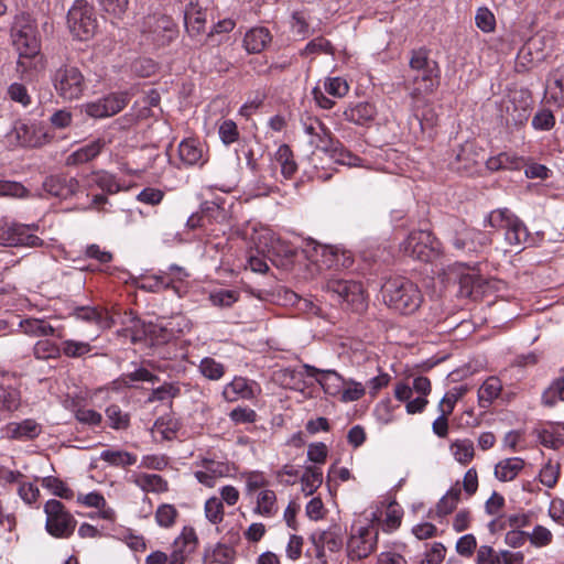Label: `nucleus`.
I'll use <instances>...</instances> for the list:
<instances>
[{
    "label": "nucleus",
    "instance_id": "5",
    "mask_svg": "<svg viewBox=\"0 0 564 564\" xmlns=\"http://www.w3.org/2000/svg\"><path fill=\"white\" fill-rule=\"evenodd\" d=\"M67 26L77 40L91 39L98 29L94 7L85 0L75 1L67 13Z\"/></svg>",
    "mask_w": 564,
    "mask_h": 564
},
{
    "label": "nucleus",
    "instance_id": "29",
    "mask_svg": "<svg viewBox=\"0 0 564 564\" xmlns=\"http://www.w3.org/2000/svg\"><path fill=\"white\" fill-rule=\"evenodd\" d=\"M73 315L80 321L93 323L99 329L111 327V318L107 312L90 306H79L73 312Z\"/></svg>",
    "mask_w": 564,
    "mask_h": 564
},
{
    "label": "nucleus",
    "instance_id": "13",
    "mask_svg": "<svg viewBox=\"0 0 564 564\" xmlns=\"http://www.w3.org/2000/svg\"><path fill=\"white\" fill-rule=\"evenodd\" d=\"M143 33L155 45L164 46L176 37L177 30L171 18L153 15L145 20Z\"/></svg>",
    "mask_w": 564,
    "mask_h": 564
},
{
    "label": "nucleus",
    "instance_id": "31",
    "mask_svg": "<svg viewBox=\"0 0 564 564\" xmlns=\"http://www.w3.org/2000/svg\"><path fill=\"white\" fill-rule=\"evenodd\" d=\"M264 240V247L262 252H268L271 256H282L285 258H292L294 250L292 247L279 238L275 234L267 230L260 236V240Z\"/></svg>",
    "mask_w": 564,
    "mask_h": 564
},
{
    "label": "nucleus",
    "instance_id": "18",
    "mask_svg": "<svg viewBox=\"0 0 564 564\" xmlns=\"http://www.w3.org/2000/svg\"><path fill=\"white\" fill-rule=\"evenodd\" d=\"M83 187L93 189L95 187L104 193L112 195L121 191V184L116 175L106 170H94L82 176Z\"/></svg>",
    "mask_w": 564,
    "mask_h": 564
},
{
    "label": "nucleus",
    "instance_id": "2",
    "mask_svg": "<svg viewBox=\"0 0 564 564\" xmlns=\"http://www.w3.org/2000/svg\"><path fill=\"white\" fill-rule=\"evenodd\" d=\"M400 251L422 262H433L442 254L441 242L427 230L411 231L400 243Z\"/></svg>",
    "mask_w": 564,
    "mask_h": 564
},
{
    "label": "nucleus",
    "instance_id": "12",
    "mask_svg": "<svg viewBox=\"0 0 564 564\" xmlns=\"http://www.w3.org/2000/svg\"><path fill=\"white\" fill-rule=\"evenodd\" d=\"M489 242L490 239L488 235L464 225L455 230L452 238L453 247L463 254L478 253L488 246Z\"/></svg>",
    "mask_w": 564,
    "mask_h": 564
},
{
    "label": "nucleus",
    "instance_id": "24",
    "mask_svg": "<svg viewBox=\"0 0 564 564\" xmlns=\"http://www.w3.org/2000/svg\"><path fill=\"white\" fill-rule=\"evenodd\" d=\"M303 372L307 377L314 378L326 393L335 394L340 381L339 375L334 370H321L311 365L302 366Z\"/></svg>",
    "mask_w": 564,
    "mask_h": 564
},
{
    "label": "nucleus",
    "instance_id": "59",
    "mask_svg": "<svg viewBox=\"0 0 564 564\" xmlns=\"http://www.w3.org/2000/svg\"><path fill=\"white\" fill-rule=\"evenodd\" d=\"M338 141L334 140L332 132L325 127V124L323 126V131L317 132V134H314L310 140V144L312 147L326 153L335 149L334 145Z\"/></svg>",
    "mask_w": 564,
    "mask_h": 564
},
{
    "label": "nucleus",
    "instance_id": "33",
    "mask_svg": "<svg viewBox=\"0 0 564 564\" xmlns=\"http://www.w3.org/2000/svg\"><path fill=\"white\" fill-rule=\"evenodd\" d=\"M502 384L499 378L489 377L478 389V404L482 409L489 408L500 395Z\"/></svg>",
    "mask_w": 564,
    "mask_h": 564
},
{
    "label": "nucleus",
    "instance_id": "40",
    "mask_svg": "<svg viewBox=\"0 0 564 564\" xmlns=\"http://www.w3.org/2000/svg\"><path fill=\"white\" fill-rule=\"evenodd\" d=\"M275 161L281 167V173L285 178H291L297 171V164L294 161L293 152L288 144H281L275 152Z\"/></svg>",
    "mask_w": 564,
    "mask_h": 564
},
{
    "label": "nucleus",
    "instance_id": "43",
    "mask_svg": "<svg viewBox=\"0 0 564 564\" xmlns=\"http://www.w3.org/2000/svg\"><path fill=\"white\" fill-rule=\"evenodd\" d=\"M322 481L323 473L321 468L316 466H308L305 468L301 477L302 491L305 496H311L322 485Z\"/></svg>",
    "mask_w": 564,
    "mask_h": 564
},
{
    "label": "nucleus",
    "instance_id": "3",
    "mask_svg": "<svg viewBox=\"0 0 564 564\" xmlns=\"http://www.w3.org/2000/svg\"><path fill=\"white\" fill-rule=\"evenodd\" d=\"M52 84L63 100L73 101L82 98L87 89V82L82 70L72 65H62L52 75Z\"/></svg>",
    "mask_w": 564,
    "mask_h": 564
},
{
    "label": "nucleus",
    "instance_id": "32",
    "mask_svg": "<svg viewBox=\"0 0 564 564\" xmlns=\"http://www.w3.org/2000/svg\"><path fill=\"white\" fill-rule=\"evenodd\" d=\"M376 115V107L370 102H359L344 111L345 119L356 124H366L372 121Z\"/></svg>",
    "mask_w": 564,
    "mask_h": 564
},
{
    "label": "nucleus",
    "instance_id": "22",
    "mask_svg": "<svg viewBox=\"0 0 564 564\" xmlns=\"http://www.w3.org/2000/svg\"><path fill=\"white\" fill-rule=\"evenodd\" d=\"M41 431V425L32 419L8 423L3 429L4 435L12 440H33L40 435Z\"/></svg>",
    "mask_w": 564,
    "mask_h": 564
},
{
    "label": "nucleus",
    "instance_id": "1",
    "mask_svg": "<svg viewBox=\"0 0 564 564\" xmlns=\"http://www.w3.org/2000/svg\"><path fill=\"white\" fill-rule=\"evenodd\" d=\"M381 291L384 303L401 314L414 313L423 300L417 285L402 276L388 279Z\"/></svg>",
    "mask_w": 564,
    "mask_h": 564
},
{
    "label": "nucleus",
    "instance_id": "45",
    "mask_svg": "<svg viewBox=\"0 0 564 564\" xmlns=\"http://www.w3.org/2000/svg\"><path fill=\"white\" fill-rule=\"evenodd\" d=\"M202 209L205 216L206 225L225 224L228 221V212L224 206L220 205V203L216 200L205 202L202 205Z\"/></svg>",
    "mask_w": 564,
    "mask_h": 564
},
{
    "label": "nucleus",
    "instance_id": "7",
    "mask_svg": "<svg viewBox=\"0 0 564 564\" xmlns=\"http://www.w3.org/2000/svg\"><path fill=\"white\" fill-rule=\"evenodd\" d=\"M12 41L19 53L18 65L26 69V62L36 57L41 51L35 25L26 19L18 20L12 29Z\"/></svg>",
    "mask_w": 564,
    "mask_h": 564
},
{
    "label": "nucleus",
    "instance_id": "26",
    "mask_svg": "<svg viewBox=\"0 0 564 564\" xmlns=\"http://www.w3.org/2000/svg\"><path fill=\"white\" fill-rule=\"evenodd\" d=\"M525 466L521 457H509L499 460L495 466V477L503 482L512 481Z\"/></svg>",
    "mask_w": 564,
    "mask_h": 564
},
{
    "label": "nucleus",
    "instance_id": "57",
    "mask_svg": "<svg viewBox=\"0 0 564 564\" xmlns=\"http://www.w3.org/2000/svg\"><path fill=\"white\" fill-rule=\"evenodd\" d=\"M218 135L225 145H230L239 139V130L236 122L226 119L218 124Z\"/></svg>",
    "mask_w": 564,
    "mask_h": 564
},
{
    "label": "nucleus",
    "instance_id": "60",
    "mask_svg": "<svg viewBox=\"0 0 564 564\" xmlns=\"http://www.w3.org/2000/svg\"><path fill=\"white\" fill-rule=\"evenodd\" d=\"M335 149L330 150L328 153L330 154V158L343 165L348 166H358L360 159L356 155H354L351 152L347 151L341 147L339 142H337L334 145Z\"/></svg>",
    "mask_w": 564,
    "mask_h": 564
},
{
    "label": "nucleus",
    "instance_id": "16",
    "mask_svg": "<svg viewBox=\"0 0 564 564\" xmlns=\"http://www.w3.org/2000/svg\"><path fill=\"white\" fill-rule=\"evenodd\" d=\"M126 94H111L107 97L88 102L85 106V112L93 118H106L120 112L127 106Z\"/></svg>",
    "mask_w": 564,
    "mask_h": 564
},
{
    "label": "nucleus",
    "instance_id": "62",
    "mask_svg": "<svg viewBox=\"0 0 564 564\" xmlns=\"http://www.w3.org/2000/svg\"><path fill=\"white\" fill-rule=\"evenodd\" d=\"M291 28L294 34L306 37L311 33L307 15L304 11H295L292 14Z\"/></svg>",
    "mask_w": 564,
    "mask_h": 564
},
{
    "label": "nucleus",
    "instance_id": "56",
    "mask_svg": "<svg viewBox=\"0 0 564 564\" xmlns=\"http://www.w3.org/2000/svg\"><path fill=\"white\" fill-rule=\"evenodd\" d=\"M238 299L239 293L235 290L220 289L209 294V301L218 307H230Z\"/></svg>",
    "mask_w": 564,
    "mask_h": 564
},
{
    "label": "nucleus",
    "instance_id": "44",
    "mask_svg": "<svg viewBox=\"0 0 564 564\" xmlns=\"http://www.w3.org/2000/svg\"><path fill=\"white\" fill-rule=\"evenodd\" d=\"M100 459L116 467H126L137 463V455L126 451L106 449L100 453Z\"/></svg>",
    "mask_w": 564,
    "mask_h": 564
},
{
    "label": "nucleus",
    "instance_id": "10",
    "mask_svg": "<svg viewBox=\"0 0 564 564\" xmlns=\"http://www.w3.org/2000/svg\"><path fill=\"white\" fill-rule=\"evenodd\" d=\"M32 230H34V226L0 219V245L7 247H37L42 245V240Z\"/></svg>",
    "mask_w": 564,
    "mask_h": 564
},
{
    "label": "nucleus",
    "instance_id": "15",
    "mask_svg": "<svg viewBox=\"0 0 564 564\" xmlns=\"http://www.w3.org/2000/svg\"><path fill=\"white\" fill-rule=\"evenodd\" d=\"M200 469L194 473L197 481L206 487L213 488L217 479L226 477L230 473L229 464L209 457H202L195 463Z\"/></svg>",
    "mask_w": 564,
    "mask_h": 564
},
{
    "label": "nucleus",
    "instance_id": "50",
    "mask_svg": "<svg viewBox=\"0 0 564 564\" xmlns=\"http://www.w3.org/2000/svg\"><path fill=\"white\" fill-rule=\"evenodd\" d=\"M199 372L209 380H219L225 375V366L212 357H205L198 366Z\"/></svg>",
    "mask_w": 564,
    "mask_h": 564
},
{
    "label": "nucleus",
    "instance_id": "6",
    "mask_svg": "<svg viewBox=\"0 0 564 564\" xmlns=\"http://www.w3.org/2000/svg\"><path fill=\"white\" fill-rule=\"evenodd\" d=\"M44 513L45 530L50 535L56 539H68L73 535L77 521L59 500H47L44 505Z\"/></svg>",
    "mask_w": 564,
    "mask_h": 564
},
{
    "label": "nucleus",
    "instance_id": "14",
    "mask_svg": "<svg viewBox=\"0 0 564 564\" xmlns=\"http://www.w3.org/2000/svg\"><path fill=\"white\" fill-rule=\"evenodd\" d=\"M10 139H14L15 144L21 147L36 148L46 143L50 139L44 127L37 123H26L19 121L14 124Z\"/></svg>",
    "mask_w": 564,
    "mask_h": 564
},
{
    "label": "nucleus",
    "instance_id": "55",
    "mask_svg": "<svg viewBox=\"0 0 564 564\" xmlns=\"http://www.w3.org/2000/svg\"><path fill=\"white\" fill-rule=\"evenodd\" d=\"M532 127L538 131H550L555 126V117L550 109H539L531 121Z\"/></svg>",
    "mask_w": 564,
    "mask_h": 564
},
{
    "label": "nucleus",
    "instance_id": "42",
    "mask_svg": "<svg viewBox=\"0 0 564 564\" xmlns=\"http://www.w3.org/2000/svg\"><path fill=\"white\" fill-rule=\"evenodd\" d=\"M77 501L86 507L97 508L100 510V516L104 519H113L115 512L111 508L107 507V502L102 495L98 492H89L87 495H79Z\"/></svg>",
    "mask_w": 564,
    "mask_h": 564
},
{
    "label": "nucleus",
    "instance_id": "21",
    "mask_svg": "<svg viewBox=\"0 0 564 564\" xmlns=\"http://www.w3.org/2000/svg\"><path fill=\"white\" fill-rule=\"evenodd\" d=\"M545 98L547 104L564 107V66L552 70L546 78Z\"/></svg>",
    "mask_w": 564,
    "mask_h": 564
},
{
    "label": "nucleus",
    "instance_id": "30",
    "mask_svg": "<svg viewBox=\"0 0 564 564\" xmlns=\"http://www.w3.org/2000/svg\"><path fill=\"white\" fill-rule=\"evenodd\" d=\"M272 37L268 29L263 26L253 28L248 31L243 44L249 53H260L271 42Z\"/></svg>",
    "mask_w": 564,
    "mask_h": 564
},
{
    "label": "nucleus",
    "instance_id": "27",
    "mask_svg": "<svg viewBox=\"0 0 564 564\" xmlns=\"http://www.w3.org/2000/svg\"><path fill=\"white\" fill-rule=\"evenodd\" d=\"M178 155L187 165H203L207 161L203 147L195 139L182 141L178 145Z\"/></svg>",
    "mask_w": 564,
    "mask_h": 564
},
{
    "label": "nucleus",
    "instance_id": "51",
    "mask_svg": "<svg viewBox=\"0 0 564 564\" xmlns=\"http://www.w3.org/2000/svg\"><path fill=\"white\" fill-rule=\"evenodd\" d=\"M460 497V489L452 488L446 492L445 496L441 498V500L436 505V514L437 517H445L453 512L456 508Z\"/></svg>",
    "mask_w": 564,
    "mask_h": 564
},
{
    "label": "nucleus",
    "instance_id": "34",
    "mask_svg": "<svg viewBox=\"0 0 564 564\" xmlns=\"http://www.w3.org/2000/svg\"><path fill=\"white\" fill-rule=\"evenodd\" d=\"M184 22L192 36L198 35L205 30L206 13L197 4L189 3L184 12Z\"/></svg>",
    "mask_w": 564,
    "mask_h": 564
},
{
    "label": "nucleus",
    "instance_id": "41",
    "mask_svg": "<svg viewBox=\"0 0 564 564\" xmlns=\"http://www.w3.org/2000/svg\"><path fill=\"white\" fill-rule=\"evenodd\" d=\"M278 512L276 495L273 490L264 489L258 494L254 513L262 517H273Z\"/></svg>",
    "mask_w": 564,
    "mask_h": 564
},
{
    "label": "nucleus",
    "instance_id": "9",
    "mask_svg": "<svg viewBox=\"0 0 564 564\" xmlns=\"http://www.w3.org/2000/svg\"><path fill=\"white\" fill-rule=\"evenodd\" d=\"M378 543V529L375 525L354 528L347 541V555L359 561L375 552Z\"/></svg>",
    "mask_w": 564,
    "mask_h": 564
},
{
    "label": "nucleus",
    "instance_id": "63",
    "mask_svg": "<svg viewBox=\"0 0 564 564\" xmlns=\"http://www.w3.org/2000/svg\"><path fill=\"white\" fill-rule=\"evenodd\" d=\"M61 349L47 339L39 340L34 346V356L37 359L56 358Z\"/></svg>",
    "mask_w": 564,
    "mask_h": 564
},
{
    "label": "nucleus",
    "instance_id": "52",
    "mask_svg": "<svg viewBox=\"0 0 564 564\" xmlns=\"http://www.w3.org/2000/svg\"><path fill=\"white\" fill-rule=\"evenodd\" d=\"M206 519L213 524H219L225 517L224 505L218 497H210L204 506Z\"/></svg>",
    "mask_w": 564,
    "mask_h": 564
},
{
    "label": "nucleus",
    "instance_id": "49",
    "mask_svg": "<svg viewBox=\"0 0 564 564\" xmlns=\"http://www.w3.org/2000/svg\"><path fill=\"white\" fill-rule=\"evenodd\" d=\"M93 350L88 341L66 339L62 343L61 351L68 358H80Z\"/></svg>",
    "mask_w": 564,
    "mask_h": 564
},
{
    "label": "nucleus",
    "instance_id": "8",
    "mask_svg": "<svg viewBox=\"0 0 564 564\" xmlns=\"http://www.w3.org/2000/svg\"><path fill=\"white\" fill-rule=\"evenodd\" d=\"M487 221L492 228L505 229L506 241L512 247H520L529 238L525 225L507 208L492 210Z\"/></svg>",
    "mask_w": 564,
    "mask_h": 564
},
{
    "label": "nucleus",
    "instance_id": "46",
    "mask_svg": "<svg viewBox=\"0 0 564 564\" xmlns=\"http://www.w3.org/2000/svg\"><path fill=\"white\" fill-rule=\"evenodd\" d=\"M23 332L31 336L45 337L53 335L54 328L44 319L28 318L20 323Z\"/></svg>",
    "mask_w": 564,
    "mask_h": 564
},
{
    "label": "nucleus",
    "instance_id": "4",
    "mask_svg": "<svg viewBox=\"0 0 564 564\" xmlns=\"http://www.w3.org/2000/svg\"><path fill=\"white\" fill-rule=\"evenodd\" d=\"M432 387L429 378L417 376L413 378L412 386L405 382H399L394 388V397L401 402H405V409L409 414H416L424 411L427 405V395Z\"/></svg>",
    "mask_w": 564,
    "mask_h": 564
},
{
    "label": "nucleus",
    "instance_id": "64",
    "mask_svg": "<svg viewBox=\"0 0 564 564\" xmlns=\"http://www.w3.org/2000/svg\"><path fill=\"white\" fill-rule=\"evenodd\" d=\"M475 23L482 32H491L495 30V15L487 8H479L475 15Z\"/></svg>",
    "mask_w": 564,
    "mask_h": 564
},
{
    "label": "nucleus",
    "instance_id": "20",
    "mask_svg": "<svg viewBox=\"0 0 564 564\" xmlns=\"http://www.w3.org/2000/svg\"><path fill=\"white\" fill-rule=\"evenodd\" d=\"M107 143L104 138L95 139L68 154L65 159V164L67 166H77L89 163L102 152Z\"/></svg>",
    "mask_w": 564,
    "mask_h": 564
},
{
    "label": "nucleus",
    "instance_id": "28",
    "mask_svg": "<svg viewBox=\"0 0 564 564\" xmlns=\"http://www.w3.org/2000/svg\"><path fill=\"white\" fill-rule=\"evenodd\" d=\"M131 481L144 492L160 494L169 489L167 481L156 474H133Z\"/></svg>",
    "mask_w": 564,
    "mask_h": 564
},
{
    "label": "nucleus",
    "instance_id": "48",
    "mask_svg": "<svg viewBox=\"0 0 564 564\" xmlns=\"http://www.w3.org/2000/svg\"><path fill=\"white\" fill-rule=\"evenodd\" d=\"M106 416L109 425L113 430H126L130 424V416L124 413L119 405L111 404L106 409Z\"/></svg>",
    "mask_w": 564,
    "mask_h": 564
},
{
    "label": "nucleus",
    "instance_id": "36",
    "mask_svg": "<svg viewBox=\"0 0 564 564\" xmlns=\"http://www.w3.org/2000/svg\"><path fill=\"white\" fill-rule=\"evenodd\" d=\"M141 289L151 292L172 289L178 296H182L181 288L178 285H174L173 279H169V274H164V272L144 276L142 280Z\"/></svg>",
    "mask_w": 564,
    "mask_h": 564
},
{
    "label": "nucleus",
    "instance_id": "54",
    "mask_svg": "<svg viewBox=\"0 0 564 564\" xmlns=\"http://www.w3.org/2000/svg\"><path fill=\"white\" fill-rule=\"evenodd\" d=\"M178 511L173 505L163 503L155 511V521L161 528H171L174 525Z\"/></svg>",
    "mask_w": 564,
    "mask_h": 564
},
{
    "label": "nucleus",
    "instance_id": "11",
    "mask_svg": "<svg viewBox=\"0 0 564 564\" xmlns=\"http://www.w3.org/2000/svg\"><path fill=\"white\" fill-rule=\"evenodd\" d=\"M326 289L337 295L338 300L346 303L351 310L360 312L366 308V295L359 282L330 279L327 281Z\"/></svg>",
    "mask_w": 564,
    "mask_h": 564
},
{
    "label": "nucleus",
    "instance_id": "37",
    "mask_svg": "<svg viewBox=\"0 0 564 564\" xmlns=\"http://www.w3.org/2000/svg\"><path fill=\"white\" fill-rule=\"evenodd\" d=\"M21 404L20 393L12 388L0 387V423Z\"/></svg>",
    "mask_w": 564,
    "mask_h": 564
},
{
    "label": "nucleus",
    "instance_id": "23",
    "mask_svg": "<svg viewBox=\"0 0 564 564\" xmlns=\"http://www.w3.org/2000/svg\"><path fill=\"white\" fill-rule=\"evenodd\" d=\"M79 186V181L75 177L52 176L45 183L46 191L51 195L63 199H66L77 193Z\"/></svg>",
    "mask_w": 564,
    "mask_h": 564
},
{
    "label": "nucleus",
    "instance_id": "35",
    "mask_svg": "<svg viewBox=\"0 0 564 564\" xmlns=\"http://www.w3.org/2000/svg\"><path fill=\"white\" fill-rule=\"evenodd\" d=\"M235 550L229 545L218 543L214 547L206 549L203 561L205 564H232Z\"/></svg>",
    "mask_w": 564,
    "mask_h": 564
},
{
    "label": "nucleus",
    "instance_id": "53",
    "mask_svg": "<svg viewBox=\"0 0 564 564\" xmlns=\"http://www.w3.org/2000/svg\"><path fill=\"white\" fill-rule=\"evenodd\" d=\"M42 486L59 498L69 500L74 497V491L56 477H44L42 479Z\"/></svg>",
    "mask_w": 564,
    "mask_h": 564
},
{
    "label": "nucleus",
    "instance_id": "39",
    "mask_svg": "<svg viewBox=\"0 0 564 564\" xmlns=\"http://www.w3.org/2000/svg\"><path fill=\"white\" fill-rule=\"evenodd\" d=\"M198 544V538L193 528L185 527L181 534L175 539L173 543V551H180L181 555L187 557L193 553Z\"/></svg>",
    "mask_w": 564,
    "mask_h": 564
},
{
    "label": "nucleus",
    "instance_id": "61",
    "mask_svg": "<svg viewBox=\"0 0 564 564\" xmlns=\"http://www.w3.org/2000/svg\"><path fill=\"white\" fill-rule=\"evenodd\" d=\"M324 88L327 94L338 98L344 97L349 90L347 82L341 77H328Z\"/></svg>",
    "mask_w": 564,
    "mask_h": 564
},
{
    "label": "nucleus",
    "instance_id": "25",
    "mask_svg": "<svg viewBox=\"0 0 564 564\" xmlns=\"http://www.w3.org/2000/svg\"><path fill=\"white\" fill-rule=\"evenodd\" d=\"M311 541L314 546L326 547L330 552H338L343 546L341 532L337 525L314 532Z\"/></svg>",
    "mask_w": 564,
    "mask_h": 564
},
{
    "label": "nucleus",
    "instance_id": "17",
    "mask_svg": "<svg viewBox=\"0 0 564 564\" xmlns=\"http://www.w3.org/2000/svg\"><path fill=\"white\" fill-rule=\"evenodd\" d=\"M484 161V155L473 142H465L455 151V158L451 162L457 172L473 173Z\"/></svg>",
    "mask_w": 564,
    "mask_h": 564
},
{
    "label": "nucleus",
    "instance_id": "38",
    "mask_svg": "<svg viewBox=\"0 0 564 564\" xmlns=\"http://www.w3.org/2000/svg\"><path fill=\"white\" fill-rule=\"evenodd\" d=\"M178 423L170 415L159 417L152 427L154 438L160 436L161 441H172L176 437Z\"/></svg>",
    "mask_w": 564,
    "mask_h": 564
},
{
    "label": "nucleus",
    "instance_id": "47",
    "mask_svg": "<svg viewBox=\"0 0 564 564\" xmlns=\"http://www.w3.org/2000/svg\"><path fill=\"white\" fill-rule=\"evenodd\" d=\"M451 452L455 459L463 465L471 462L475 455L474 444L470 440H457L453 442Z\"/></svg>",
    "mask_w": 564,
    "mask_h": 564
},
{
    "label": "nucleus",
    "instance_id": "19",
    "mask_svg": "<svg viewBox=\"0 0 564 564\" xmlns=\"http://www.w3.org/2000/svg\"><path fill=\"white\" fill-rule=\"evenodd\" d=\"M260 389L258 384L242 377H235L234 380L224 387L223 395L226 401L235 402L240 399L251 400Z\"/></svg>",
    "mask_w": 564,
    "mask_h": 564
},
{
    "label": "nucleus",
    "instance_id": "58",
    "mask_svg": "<svg viewBox=\"0 0 564 564\" xmlns=\"http://www.w3.org/2000/svg\"><path fill=\"white\" fill-rule=\"evenodd\" d=\"M420 73L421 84L415 88V91H417L419 94L432 93L436 85L435 78L437 77L438 73L437 64L435 63Z\"/></svg>",
    "mask_w": 564,
    "mask_h": 564
}]
</instances>
